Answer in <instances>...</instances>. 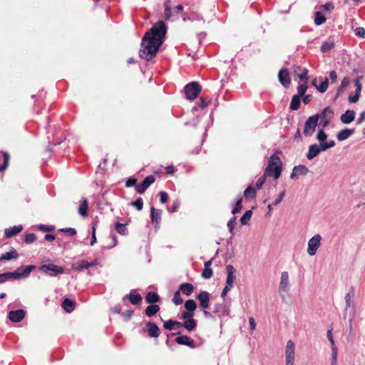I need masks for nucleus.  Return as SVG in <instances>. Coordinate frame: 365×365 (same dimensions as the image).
<instances>
[{"mask_svg": "<svg viewBox=\"0 0 365 365\" xmlns=\"http://www.w3.org/2000/svg\"><path fill=\"white\" fill-rule=\"evenodd\" d=\"M166 31L165 24L163 21H160L145 33L142 39L141 48L139 51L140 58L150 61L156 56L163 43Z\"/></svg>", "mask_w": 365, "mask_h": 365, "instance_id": "obj_1", "label": "nucleus"}, {"mask_svg": "<svg viewBox=\"0 0 365 365\" xmlns=\"http://www.w3.org/2000/svg\"><path fill=\"white\" fill-rule=\"evenodd\" d=\"M36 269L34 265L23 266L17 268L14 272L0 274V284L4 283L11 279H20L26 278L31 272Z\"/></svg>", "mask_w": 365, "mask_h": 365, "instance_id": "obj_2", "label": "nucleus"}, {"mask_svg": "<svg viewBox=\"0 0 365 365\" xmlns=\"http://www.w3.org/2000/svg\"><path fill=\"white\" fill-rule=\"evenodd\" d=\"M281 167L280 158L277 155H272L264 170L265 176L273 177L275 180L278 179L282 173Z\"/></svg>", "mask_w": 365, "mask_h": 365, "instance_id": "obj_3", "label": "nucleus"}, {"mask_svg": "<svg viewBox=\"0 0 365 365\" xmlns=\"http://www.w3.org/2000/svg\"><path fill=\"white\" fill-rule=\"evenodd\" d=\"M333 148L332 143L328 144H312L308 148V151L306 155L309 160H312L317 157L321 152L326 151L327 150Z\"/></svg>", "mask_w": 365, "mask_h": 365, "instance_id": "obj_4", "label": "nucleus"}, {"mask_svg": "<svg viewBox=\"0 0 365 365\" xmlns=\"http://www.w3.org/2000/svg\"><path fill=\"white\" fill-rule=\"evenodd\" d=\"M322 237L319 234L314 235L307 243V252L308 255L314 256L322 244Z\"/></svg>", "mask_w": 365, "mask_h": 365, "instance_id": "obj_5", "label": "nucleus"}, {"mask_svg": "<svg viewBox=\"0 0 365 365\" xmlns=\"http://www.w3.org/2000/svg\"><path fill=\"white\" fill-rule=\"evenodd\" d=\"M319 121V115L310 116L304 123L303 133L307 137H310L315 131L316 127Z\"/></svg>", "mask_w": 365, "mask_h": 365, "instance_id": "obj_6", "label": "nucleus"}, {"mask_svg": "<svg viewBox=\"0 0 365 365\" xmlns=\"http://www.w3.org/2000/svg\"><path fill=\"white\" fill-rule=\"evenodd\" d=\"M201 91V86L197 82L188 83L185 87L186 97L189 100L195 99Z\"/></svg>", "mask_w": 365, "mask_h": 365, "instance_id": "obj_7", "label": "nucleus"}, {"mask_svg": "<svg viewBox=\"0 0 365 365\" xmlns=\"http://www.w3.org/2000/svg\"><path fill=\"white\" fill-rule=\"evenodd\" d=\"M284 354L286 365H294L295 344L292 340L287 342Z\"/></svg>", "mask_w": 365, "mask_h": 365, "instance_id": "obj_8", "label": "nucleus"}, {"mask_svg": "<svg viewBox=\"0 0 365 365\" xmlns=\"http://www.w3.org/2000/svg\"><path fill=\"white\" fill-rule=\"evenodd\" d=\"M39 270L52 277L64 272L63 267L54 264H43L39 267Z\"/></svg>", "mask_w": 365, "mask_h": 365, "instance_id": "obj_9", "label": "nucleus"}, {"mask_svg": "<svg viewBox=\"0 0 365 365\" xmlns=\"http://www.w3.org/2000/svg\"><path fill=\"white\" fill-rule=\"evenodd\" d=\"M334 116L333 110L327 107L324 109L322 113L319 115V119L320 118L319 125L322 126V128L327 127L330 120L332 119Z\"/></svg>", "mask_w": 365, "mask_h": 365, "instance_id": "obj_10", "label": "nucleus"}, {"mask_svg": "<svg viewBox=\"0 0 365 365\" xmlns=\"http://www.w3.org/2000/svg\"><path fill=\"white\" fill-rule=\"evenodd\" d=\"M279 292H287L290 289V280L289 274L287 271H284L281 273L280 281L279 283Z\"/></svg>", "mask_w": 365, "mask_h": 365, "instance_id": "obj_11", "label": "nucleus"}, {"mask_svg": "<svg viewBox=\"0 0 365 365\" xmlns=\"http://www.w3.org/2000/svg\"><path fill=\"white\" fill-rule=\"evenodd\" d=\"M363 78V76H359L354 80V86L356 87V92L354 95H350L349 96V102L350 103H356L361 96V91L362 89V85L361 83V81Z\"/></svg>", "mask_w": 365, "mask_h": 365, "instance_id": "obj_12", "label": "nucleus"}, {"mask_svg": "<svg viewBox=\"0 0 365 365\" xmlns=\"http://www.w3.org/2000/svg\"><path fill=\"white\" fill-rule=\"evenodd\" d=\"M293 73L295 76H297L300 81L303 83H307L308 81V70L305 68L301 67L299 66H293Z\"/></svg>", "mask_w": 365, "mask_h": 365, "instance_id": "obj_13", "label": "nucleus"}, {"mask_svg": "<svg viewBox=\"0 0 365 365\" xmlns=\"http://www.w3.org/2000/svg\"><path fill=\"white\" fill-rule=\"evenodd\" d=\"M226 272L227 276L225 285L232 288L235 280V269L232 265L228 264L226 266Z\"/></svg>", "mask_w": 365, "mask_h": 365, "instance_id": "obj_14", "label": "nucleus"}, {"mask_svg": "<svg viewBox=\"0 0 365 365\" xmlns=\"http://www.w3.org/2000/svg\"><path fill=\"white\" fill-rule=\"evenodd\" d=\"M278 78L280 83L285 88H288L290 86V77L287 69H281L278 73Z\"/></svg>", "mask_w": 365, "mask_h": 365, "instance_id": "obj_15", "label": "nucleus"}, {"mask_svg": "<svg viewBox=\"0 0 365 365\" xmlns=\"http://www.w3.org/2000/svg\"><path fill=\"white\" fill-rule=\"evenodd\" d=\"M155 182V178L152 175L146 177L140 185H138L135 187L136 191L142 194L145 190Z\"/></svg>", "mask_w": 365, "mask_h": 365, "instance_id": "obj_16", "label": "nucleus"}, {"mask_svg": "<svg viewBox=\"0 0 365 365\" xmlns=\"http://www.w3.org/2000/svg\"><path fill=\"white\" fill-rule=\"evenodd\" d=\"M98 264L97 260H94L91 262L83 260L81 262H77L72 264L71 267L73 269L78 271H82L83 269H88L90 267L96 266Z\"/></svg>", "mask_w": 365, "mask_h": 365, "instance_id": "obj_17", "label": "nucleus"}, {"mask_svg": "<svg viewBox=\"0 0 365 365\" xmlns=\"http://www.w3.org/2000/svg\"><path fill=\"white\" fill-rule=\"evenodd\" d=\"M25 317V312L23 309H18L11 311L9 313V318L11 322H21Z\"/></svg>", "mask_w": 365, "mask_h": 365, "instance_id": "obj_18", "label": "nucleus"}, {"mask_svg": "<svg viewBox=\"0 0 365 365\" xmlns=\"http://www.w3.org/2000/svg\"><path fill=\"white\" fill-rule=\"evenodd\" d=\"M324 128H322L319 129L316 135V139L319 142V144H328L332 143L333 147L335 145V142L333 140H327V135L324 131Z\"/></svg>", "mask_w": 365, "mask_h": 365, "instance_id": "obj_19", "label": "nucleus"}, {"mask_svg": "<svg viewBox=\"0 0 365 365\" xmlns=\"http://www.w3.org/2000/svg\"><path fill=\"white\" fill-rule=\"evenodd\" d=\"M197 299L200 301V306L207 309L209 307L210 304V294L205 291L200 292L197 295Z\"/></svg>", "mask_w": 365, "mask_h": 365, "instance_id": "obj_20", "label": "nucleus"}, {"mask_svg": "<svg viewBox=\"0 0 365 365\" xmlns=\"http://www.w3.org/2000/svg\"><path fill=\"white\" fill-rule=\"evenodd\" d=\"M356 113L351 110H347L344 113H343L341 117V121L344 124H349L352 122L355 118Z\"/></svg>", "mask_w": 365, "mask_h": 365, "instance_id": "obj_21", "label": "nucleus"}, {"mask_svg": "<svg viewBox=\"0 0 365 365\" xmlns=\"http://www.w3.org/2000/svg\"><path fill=\"white\" fill-rule=\"evenodd\" d=\"M176 342L178 344L186 345L191 348L195 347L194 341L187 336H180L177 337Z\"/></svg>", "mask_w": 365, "mask_h": 365, "instance_id": "obj_22", "label": "nucleus"}, {"mask_svg": "<svg viewBox=\"0 0 365 365\" xmlns=\"http://www.w3.org/2000/svg\"><path fill=\"white\" fill-rule=\"evenodd\" d=\"M354 292L353 290L349 291L345 295L346 307L345 309L347 310L349 308H354Z\"/></svg>", "mask_w": 365, "mask_h": 365, "instance_id": "obj_23", "label": "nucleus"}, {"mask_svg": "<svg viewBox=\"0 0 365 365\" xmlns=\"http://www.w3.org/2000/svg\"><path fill=\"white\" fill-rule=\"evenodd\" d=\"M354 133V129L345 128L339 131L336 135L338 140L342 141L349 138Z\"/></svg>", "mask_w": 365, "mask_h": 365, "instance_id": "obj_24", "label": "nucleus"}, {"mask_svg": "<svg viewBox=\"0 0 365 365\" xmlns=\"http://www.w3.org/2000/svg\"><path fill=\"white\" fill-rule=\"evenodd\" d=\"M18 257H19V255H18L16 250L15 249L12 248L9 252L2 254L0 256V261L11 260L13 259H16Z\"/></svg>", "mask_w": 365, "mask_h": 365, "instance_id": "obj_25", "label": "nucleus"}, {"mask_svg": "<svg viewBox=\"0 0 365 365\" xmlns=\"http://www.w3.org/2000/svg\"><path fill=\"white\" fill-rule=\"evenodd\" d=\"M147 326L148 327V335L150 337H158L159 336L160 331L157 325H155L154 323L148 322Z\"/></svg>", "mask_w": 365, "mask_h": 365, "instance_id": "obj_26", "label": "nucleus"}, {"mask_svg": "<svg viewBox=\"0 0 365 365\" xmlns=\"http://www.w3.org/2000/svg\"><path fill=\"white\" fill-rule=\"evenodd\" d=\"M23 229L21 225L14 226L5 230V235L7 237H11L19 233Z\"/></svg>", "mask_w": 365, "mask_h": 365, "instance_id": "obj_27", "label": "nucleus"}, {"mask_svg": "<svg viewBox=\"0 0 365 365\" xmlns=\"http://www.w3.org/2000/svg\"><path fill=\"white\" fill-rule=\"evenodd\" d=\"M180 290L185 295L190 296L194 290V287L192 284L183 283L180 286Z\"/></svg>", "mask_w": 365, "mask_h": 365, "instance_id": "obj_28", "label": "nucleus"}, {"mask_svg": "<svg viewBox=\"0 0 365 365\" xmlns=\"http://www.w3.org/2000/svg\"><path fill=\"white\" fill-rule=\"evenodd\" d=\"M197 326V322L193 319H188V320L184 321L183 327L186 329L188 331H192L195 329Z\"/></svg>", "mask_w": 365, "mask_h": 365, "instance_id": "obj_29", "label": "nucleus"}, {"mask_svg": "<svg viewBox=\"0 0 365 365\" xmlns=\"http://www.w3.org/2000/svg\"><path fill=\"white\" fill-rule=\"evenodd\" d=\"M162 212L160 210H155L154 207L150 208V217L152 221L158 223L161 218Z\"/></svg>", "mask_w": 365, "mask_h": 365, "instance_id": "obj_30", "label": "nucleus"}, {"mask_svg": "<svg viewBox=\"0 0 365 365\" xmlns=\"http://www.w3.org/2000/svg\"><path fill=\"white\" fill-rule=\"evenodd\" d=\"M62 307L64 309L66 312H71L75 307L74 302L69 299H66L62 302Z\"/></svg>", "mask_w": 365, "mask_h": 365, "instance_id": "obj_31", "label": "nucleus"}, {"mask_svg": "<svg viewBox=\"0 0 365 365\" xmlns=\"http://www.w3.org/2000/svg\"><path fill=\"white\" fill-rule=\"evenodd\" d=\"M147 303L153 304L158 302L160 300L158 294L155 292H148L145 297Z\"/></svg>", "mask_w": 365, "mask_h": 365, "instance_id": "obj_32", "label": "nucleus"}, {"mask_svg": "<svg viewBox=\"0 0 365 365\" xmlns=\"http://www.w3.org/2000/svg\"><path fill=\"white\" fill-rule=\"evenodd\" d=\"M160 310V307L157 304H151L145 309V314L148 317L155 315Z\"/></svg>", "mask_w": 365, "mask_h": 365, "instance_id": "obj_33", "label": "nucleus"}, {"mask_svg": "<svg viewBox=\"0 0 365 365\" xmlns=\"http://www.w3.org/2000/svg\"><path fill=\"white\" fill-rule=\"evenodd\" d=\"M350 83V80L348 77H344L341 82V85L339 87L336 92V98L339 97L343 92L344 90L348 86Z\"/></svg>", "mask_w": 365, "mask_h": 365, "instance_id": "obj_34", "label": "nucleus"}, {"mask_svg": "<svg viewBox=\"0 0 365 365\" xmlns=\"http://www.w3.org/2000/svg\"><path fill=\"white\" fill-rule=\"evenodd\" d=\"M88 202L86 200H83L79 207H78V213L83 217H86L88 215Z\"/></svg>", "mask_w": 365, "mask_h": 365, "instance_id": "obj_35", "label": "nucleus"}, {"mask_svg": "<svg viewBox=\"0 0 365 365\" xmlns=\"http://www.w3.org/2000/svg\"><path fill=\"white\" fill-rule=\"evenodd\" d=\"M300 105V97L299 96L294 95L291 101L290 108L293 110H296L299 108Z\"/></svg>", "mask_w": 365, "mask_h": 365, "instance_id": "obj_36", "label": "nucleus"}, {"mask_svg": "<svg viewBox=\"0 0 365 365\" xmlns=\"http://www.w3.org/2000/svg\"><path fill=\"white\" fill-rule=\"evenodd\" d=\"M252 215V210H247L244 215L240 218V222L243 225H246L249 224V222L251 219Z\"/></svg>", "mask_w": 365, "mask_h": 365, "instance_id": "obj_37", "label": "nucleus"}, {"mask_svg": "<svg viewBox=\"0 0 365 365\" xmlns=\"http://www.w3.org/2000/svg\"><path fill=\"white\" fill-rule=\"evenodd\" d=\"M185 307L187 311L195 312L197 307V304L193 299H188L185 303Z\"/></svg>", "mask_w": 365, "mask_h": 365, "instance_id": "obj_38", "label": "nucleus"}, {"mask_svg": "<svg viewBox=\"0 0 365 365\" xmlns=\"http://www.w3.org/2000/svg\"><path fill=\"white\" fill-rule=\"evenodd\" d=\"M169 0H167L165 4H164V6H165V19L167 20H169L173 16H174V14L173 12L171 11V9L169 6Z\"/></svg>", "mask_w": 365, "mask_h": 365, "instance_id": "obj_39", "label": "nucleus"}, {"mask_svg": "<svg viewBox=\"0 0 365 365\" xmlns=\"http://www.w3.org/2000/svg\"><path fill=\"white\" fill-rule=\"evenodd\" d=\"M294 168V171L299 175H306L309 172V170L305 165H302L295 166Z\"/></svg>", "mask_w": 365, "mask_h": 365, "instance_id": "obj_40", "label": "nucleus"}, {"mask_svg": "<svg viewBox=\"0 0 365 365\" xmlns=\"http://www.w3.org/2000/svg\"><path fill=\"white\" fill-rule=\"evenodd\" d=\"M255 189L253 187L249 186L245 190L244 195L246 198H254L255 197Z\"/></svg>", "mask_w": 365, "mask_h": 365, "instance_id": "obj_41", "label": "nucleus"}, {"mask_svg": "<svg viewBox=\"0 0 365 365\" xmlns=\"http://www.w3.org/2000/svg\"><path fill=\"white\" fill-rule=\"evenodd\" d=\"M325 21H326V18L324 17V16L320 11H317L316 13L314 23L317 25H321V24H324L325 22Z\"/></svg>", "mask_w": 365, "mask_h": 365, "instance_id": "obj_42", "label": "nucleus"}, {"mask_svg": "<svg viewBox=\"0 0 365 365\" xmlns=\"http://www.w3.org/2000/svg\"><path fill=\"white\" fill-rule=\"evenodd\" d=\"M115 230L120 235H124L127 234V228L125 224L117 222L115 224Z\"/></svg>", "mask_w": 365, "mask_h": 365, "instance_id": "obj_43", "label": "nucleus"}, {"mask_svg": "<svg viewBox=\"0 0 365 365\" xmlns=\"http://www.w3.org/2000/svg\"><path fill=\"white\" fill-rule=\"evenodd\" d=\"M334 47V43L333 41H326L323 43V44L321 46V51L322 52H327L329 50H331Z\"/></svg>", "mask_w": 365, "mask_h": 365, "instance_id": "obj_44", "label": "nucleus"}, {"mask_svg": "<svg viewBox=\"0 0 365 365\" xmlns=\"http://www.w3.org/2000/svg\"><path fill=\"white\" fill-rule=\"evenodd\" d=\"M129 299L133 304H138L142 300V297L140 294H130Z\"/></svg>", "mask_w": 365, "mask_h": 365, "instance_id": "obj_45", "label": "nucleus"}, {"mask_svg": "<svg viewBox=\"0 0 365 365\" xmlns=\"http://www.w3.org/2000/svg\"><path fill=\"white\" fill-rule=\"evenodd\" d=\"M173 301L174 304L176 305H179L182 303L183 300L180 296V291H176L175 292Z\"/></svg>", "mask_w": 365, "mask_h": 365, "instance_id": "obj_46", "label": "nucleus"}, {"mask_svg": "<svg viewBox=\"0 0 365 365\" xmlns=\"http://www.w3.org/2000/svg\"><path fill=\"white\" fill-rule=\"evenodd\" d=\"M194 314H195V312H191L190 311L186 310V311L182 312L180 319L184 321H186V320H188V319H192V317H194Z\"/></svg>", "mask_w": 365, "mask_h": 365, "instance_id": "obj_47", "label": "nucleus"}, {"mask_svg": "<svg viewBox=\"0 0 365 365\" xmlns=\"http://www.w3.org/2000/svg\"><path fill=\"white\" fill-rule=\"evenodd\" d=\"M328 88V78H325L324 81L319 86H317V90L320 93H324Z\"/></svg>", "mask_w": 365, "mask_h": 365, "instance_id": "obj_48", "label": "nucleus"}, {"mask_svg": "<svg viewBox=\"0 0 365 365\" xmlns=\"http://www.w3.org/2000/svg\"><path fill=\"white\" fill-rule=\"evenodd\" d=\"M132 205L135 207L138 211L143 209V199L139 197L135 201L132 202Z\"/></svg>", "mask_w": 365, "mask_h": 365, "instance_id": "obj_49", "label": "nucleus"}, {"mask_svg": "<svg viewBox=\"0 0 365 365\" xmlns=\"http://www.w3.org/2000/svg\"><path fill=\"white\" fill-rule=\"evenodd\" d=\"M213 274L212 269L211 268H205L204 267L202 277L205 279H210Z\"/></svg>", "mask_w": 365, "mask_h": 365, "instance_id": "obj_50", "label": "nucleus"}, {"mask_svg": "<svg viewBox=\"0 0 365 365\" xmlns=\"http://www.w3.org/2000/svg\"><path fill=\"white\" fill-rule=\"evenodd\" d=\"M163 327L165 329L168 330H174L175 327V321L170 319L164 322Z\"/></svg>", "mask_w": 365, "mask_h": 365, "instance_id": "obj_51", "label": "nucleus"}, {"mask_svg": "<svg viewBox=\"0 0 365 365\" xmlns=\"http://www.w3.org/2000/svg\"><path fill=\"white\" fill-rule=\"evenodd\" d=\"M331 360L332 365H336L337 360V348L336 345L331 346Z\"/></svg>", "mask_w": 365, "mask_h": 365, "instance_id": "obj_52", "label": "nucleus"}, {"mask_svg": "<svg viewBox=\"0 0 365 365\" xmlns=\"http://www.w3.org/2000/svg\"><path fill=\"white\" fill-rule=\"evenodd\" d=\"M236 225V217H232L227 222V227L230 232L233 235V230Z\"/></svg>", "mask_w": 365, "mask_h": 365, "instance_id": "obj_53", "label": "nucleus"}, {"mask_svg": "<svg viewBox=\"0 0 365 365\" xmlns=\"http://www.w3.org/2000/svg\"><path fill=\"white\" fill-rule=\"evenodd\" d=\"M307 86L305 83L299 85L297 87V91H298L299 94L297 96H299V97L304 96L305 92L307 91Z\"/></svg>", "mask_w": 365, "mask_h": 365, "instance_id": "obj_54", "label": "nucleus"}, {"mask_svg": "<svg viewBox=\"0 0 365 365\" xmlns=\"http://www.w3.org/2000/svg\"><path fill=\"white\" fill-rule=\"evenodd\" d=\"M242 197H240L236 202L235 207L232 211V214L238 213L242 210Z\"/></svg>", "mask_w": 365, "mask_h": 365, "instance_id": "obj_55", "label": "nucleus"}, {"mask_svg": "<svg viewBox=\"0 0 365 365\" xmlns=\"http://www.w3.org/2000/svg\"><path fill=\"white\" fill-rule=\"evenodd\" d=\"M267 176H265V173H264L262 177H260L257 181V183H256V186L258 189H260L262 188V185L264 184L265 182V180H266V178Z\"/></svg>", "mask_w": 365, "mask_h": 365, "instance_id": "obj_56", "label": "nucleus"}, {"mask_svg": "<svg viewBox=\"0 0 365 365\" xmlns=\"http://www.w3.org/2000/svg\"><path fill=\"white\" fill-rule=\"evenodd\" d=\"M3 158H4V163H3V165L0 166V171L4 170L7 167L8 163H9V155L5 153L3 154Z\"/></svg>", "mask_w": 365, "mask_h": 365, "instance_id": "obj_57", "label": "nucleus"}, {"mask_svg": "<svg viewBox=\"0 0 365 365\" xmlns=\"http://www.w3.org/2000/svg\"><path fill=\"white\" fill-rule=\"evenodd\" d=\"M320 8L330 12L334 9V6L333 3L328 2V3H326L325 4L322 5L320 6Z\"/></svg>", "mask_w": 365, "mask_h": 365, "instance_id": "obj_58", "label": "nucleus"}, {"mask_svg": "<svg viewBox=\"0 0 365 365\" xmlns=\"http://www.w3.org/2000/svg\"><path fill=\"white\" fill-rule=\"evenodd\" d=\"M355 34L361 38H365V29L363 27H357L355 29Z\"/></svg>", "mask_w": 365, "mask_h": 365, "instance_id": "obj_59", "label": "nucleus"}, {"mask_svg": "<svg viewBox=\"0 0 365 365\" xmlns=\"http://www.w3.org/2000/svg\"><path fill=\"white\" fill-rule=\"evenodd\" d=\"M36 240V236L33 233H29L25 235V242L27 243H31L34 242Z\"/></svg>", "mask_w": 365, "mask_h": 365, "instance_id": "obj_60", "label": "nucleus"}, {"mask_svg": "<svg viewBox=\"0 0 365 365\" xmlns=\"http://www.w3.org/2000/svg\"><path fill=\"white\" fill-rule=\"evenodd\" d=\"M285 195V191L283 190L278 196V197L274 200V202H273V205H277L278 204H279L282 200H283L284 197Z\"/></svg>", "mask_w": 365, "mask_h": 365, "instance_id": "obj_61", "label": "nucleus"}, {"mask_svg": "<svg viewBox=\"0 0 365 365\" xmlns=\"http://www.w3.org/2000/svg\"><path fill=\"white\" fill-rule=\"evenodd\" d=\"M159 195L160 197V202L162 203H165L168 199V196L167 193L161 191V192H160Z\"/></svg>", "mask_w": 365, "mask_h": 365, "instance_id": "obj_62", "label": "nucleus"}, {"mask_svg": "<svg viewBox=\"0 0 365 365\" xmlns=\"http://www.w3.org/2000/svg\"><path fill=\"white\" fill-rule=\"evenodd\" d=\"M183 10V7L182 5H178L176 6L174 9H173V14L174 15L177 16L179 14H180Z\"/></svg>", "mask_w": 365, "mask_h": 365, "instance_id": "obj_63", "label": "nucleus"}, {"mask_svg": "<svg viewBox=\"0 0 365 365\" xmlns=\"http://www.w3.org/2000/svg\"><path fill=\"white\" fill-rule=\"evenodd\" d=\"M329 78H330L331 83H335L336 81L337 75H336V73L335 71H331L329 73Z\"/></svg>", "mask_w": 365, "mask_h": 365, "instance_id": "obj_64", "label": "nucleus"}]
</instances>
